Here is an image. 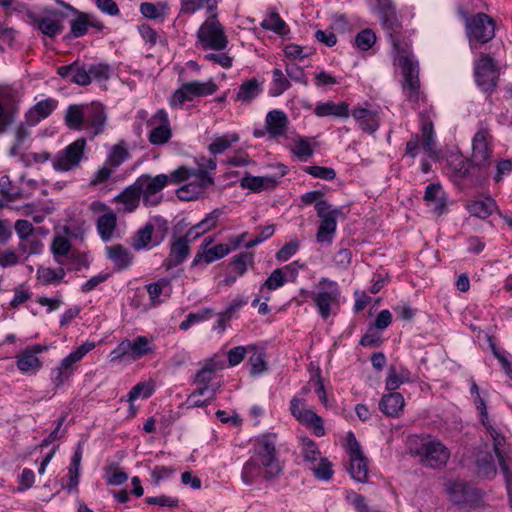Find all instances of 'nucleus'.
<instances>
[{"label":"nucleus","instance_id":"1","mask_svg":"<svg viewBox=\"0 0 512 512\" xmlns=\"http://www.w3.org/2000/svg\"><path fill=\"white\" fill-rule=\"evenodd\" d=\"M493 137L490 129L480 123L472 139V155L470 164L477 167V182L481 184L488 179V168L491 165L492 149L489 147Z\"/></svg>","mask_w":512,"mask_h":512},{"label":"nucleus","instance_id":"2","mask_svg":"<svg viewBox=\"0 0 512 512\" xmlns=\"http://www.w3.org/2000/svg\"><path fill=\"white\" fill-rule=\"evenodd\" d=\"M276 437L274 433H267L260 435L255 441L254 454L261 461L263 478L266 480L278 477L283 470L277 457Z\"/></svg>","mask_w":512,"mask_h":512},{"label":"nucleus","instance_id":"3","mask_svg":"<svg viewBox=\"0 0 512 512\" xmlns=\"http://www.w3.org/2000/svg\"><path fill=\"white\" fill-rule=\"evenodd\" d=\"M465 32L470 48L477 50L495 37V21L483 12L470 17L466 16Z\"/></svg>","mask_w":512,"mask_h":512},{"label":"nucleus","instance_id":"4","mask_svg":"<svg viewBox=\"0 0 512 512\" xmlns=\"http://www.w3.org/2000/svg\"><path fill=\"white\" fill-rule=\"evenodd\" d=\"M399 54L396 63L401 68L403 81L402 89L408 101L418 103L420 99L419 66L413 61L408 50L397 52Z\"/></svg>","mask_w":512,"mask_h":512},{"label":"nucleus","instance_id":"5","mask_svg":"<svg viewBox=\"0 0 512 512\" xmlns=\"http://www.w3.org/2000/svg\"><path fill=\"white\" fill-rule=\"evenodd\" d=\"M499 76L495 59L488 54L480 53L479 59L474 63V78L479 89L491 95L496 90Z\"/></svg>","mask_w":512,"mask_h":512},{"label":"nucleus","instance_id":"6","mask_svg":"<svg viewBox=\"0 0 512 512\" xmlns=\"http://www.w3.org/2000/svg\"><path fill=\"white\" fill-rule=\"evenodd\" d=\"M27 16L30 20V24L45 37L55 38L64 30L63 22L66 18V14L60 10H47L43 15L29 12Z\"/></svg>","mask_w":512,"mask_h":512},{"label":"nucleus","instance_id":"7","mask_svg":"<svg viewBox=\"0 0 512 512\" xmlns=\"http://www.w3.org/2000/svg\"><path fill=\"white\" fill-rule=\"evenodd\" d=\"M451 502L467 510L475 509L482 500L481 491L473 484L455 481L447 488Z\"/></svg>","mask_w":512,"mask_h":512},{"label":"nucleus","instance_id":"8","mask_svg":"<svg viewBox=\"0 0 512 512\" xmlns=\"http://www.w3.org/2000/svg\"><path fill=\"white\" fill-rule=\"evenodd\" d=\"M218 90V86L212 81H190L183 83L172 95L171 106H182L186 101H192L195 97L209 96Z\"/></svg>","mask_w":512,"mask_h":512},{"label":"nucleus","instance_id":"9","mask_svg":"<svg viewBox=\"0 0 512 512\" xmlns=\"http://www.w3.org/2000/svg\"><path fill=\"white\" fill-rule=\"evenodd\" d=\"M86 140L78 138L65 149L58 152L53 160V168L58 172H67L77 168L84 156Z\"/></svg>","mask_w":512,"mask_h":512},{"label":"nucleus","instance_id":"10","mask_svg":"<svg viewBox=\"0 0 512 512\" xmlns=\"http://www.w3.org/2000/svg\"><path fill=\"white\" fill-rule=\"evenodd\" d=\"M86 140L78 138L65 149L58 152L53 160V168L58 172H67L77 168L84 156Z\"/></svg>","mask_w":512,"mask_h":512},{"label":"nucleus","instance_id":"11","mask_svg":"<svg viewBox=\"0 0 512 512\" xmlns=\"http://www.w3.org/2000/svg\"><path fill=\"white\" fill-rule=\"evenodd\" d=\"M319 291L314 295V303L320 316L326 320L331 315V306L339 303L340 289L337 282L322 278L318 284Z\"/></svg>","mask_w":512,"mask_h":512},{"label":"nucleus","instance_id":"12","mask_svg":"<svg viewBox=\"0 0 512 512\" xmlns=\"http://www.w3.org/2000/svg\"><path fill=\"white\" fill-rule=\"evenodd\" d=\"M416 453L420 457L421 464L432 469L445 466L450 458L449 449L436 440L423 443Z\"/></svg>","mask_w":512,"mask_h":512},{"label":"nucleus","instance_id":"13","mask_svg":"<svg viewBox=\"0 0 512 512\" xmlns=\"http://www.w3.org/2000/svg\"><path fill=\"white\" fill-rule=\"evenodd\" d=\"M383 28L389 35L396 52H406L408 44L401 41L402 24L393 5L378 10Z\"/></svg>","mask_w":512,"mask_h":512},{"label":"nucleus","instance_id":"14","mask_svg":"<svg viewBox=\"0 0 512 512\" xmlns=\"http://www.w3.org/2000/svg\"><path fill=\"white\" fill-rule=\"evenodd\" d=\"M197 37L205 49L223 50L228 45L224 29L218 21L202 24L197 32Z\"/></svg>","mask_w":512,"mask_h":512},{"label":"nucleus","instance_id":"15","mask_svg":"<svg viewBox=\"0 0 512 512\" xmlns=\"http://www.w3.org/2000/svg\"><path fill=\"white\" fill-rule=\"evenodd\" d=\"M107 119L106 108L102 103L94 101L90 104H85V124L83 129L86 130L90 138H95L104 132Z\"/></svg>","mask_w":512,"mask_h":512},{"label":"nucleus","instance_id":"16","mask_svg":"<svg viewBox=\"0 0 512 512\" xmlns=\"http://www.w3.org/2000/svg\"><path fill=\"white\" fill-rule=\"evenodd\" d=\"M314 208L317 216L321 219L316 233L317 242L331 243L337 228V220H335L334 217H330L329 214L326 213V210L331 208V204L328 201H318Z\"/></svg>","mask_w":512,"mask_h":512},{"label":"nucleus","instance_id":"17","mask_svg":"<svg viewBox=\"0 0 512 512\" xmlns=\"http://www.w3.org/2000/svg\"><path fill=\"white\" fill-rule=\"evenodd\" d=\"M151 351L152 348L149 345L148 338L146 336H137L132 341L125 339L120 342L116 349L113 350L112 354H115L114 358H123L128 356L133 360H137Z\"/></svg>","mask_w":512,"mask_h":512},{"label":"nucleus","instance_id":"18","mask_svg":"<svg viewBox=\"0 0 512 512\" xmlns=\"http://www.w3.org/2000/svg\"><path fill=\"white\" fill-rule=\"evenodd\" d=\"M145 179H149V175L140 176L132 185L114 198V201L124 204V213H131L139 206L140 197L144 191Z\"/></svg>","mask_w":512,"mask_h":512},{"label":"nucleus","instance_id":"19","mask_svg":"<svg viewBox=\"0 0 512 512\" xmlns=\"http://www.w3.org/2000/svg\"><path fill=\"white\" fill-rule=\"evenodd\" d=\"M190 241L185 237H175L170 244L168 257L163 261L166 270H170L182 264L190 254Z\"/></svg>","mask_w":512,"mask_h":512},{"label":"nucleus","instance_id":"20","mask_svg":"<svg viewBox=\"0 0 512 512\" xmlns=\"http://www.w3.org/2000/svg\"><path fill=\"white\" fill-rule=\"evenodd\" d=\"M404 406V397L398 392L385 394L379 401V410L388 417H398Z\"/></svg>","mask_w":512,"mask_h":512},{"label":"nucleus","instance_id":"21","mask_svg":"<svg viewBox=\"0 0 512 512\" xmlns=\"http://www.w3.org/2000/svg\"><path fill=\"white\" fill-rule=\"evenodd\" d=\"M448 167L451 171V176L458 180H463L470 175H475V169H477V167H473V165L470 164V158H465L461 154L451 156L448 160Z\"/></svg>","mask_w":512,"mask_h":512},{"label":"nucleus","instance_id":"22","mask_svg":"<svg viewBox=\"0 0 512 512\" xmlns=\"http://www.w3.org/2000/svg\"><path fill=\"white\" fill-rule=\"evenodd\" d=\"M287 125L288 118L283 111L272 110L268 112L266 116V128L273 138L284 135L287 131Z\"/></svg>","mask_w":512,"mask_h":512},{"label":"nucleus","instance_id":"23","mask_svg":"<svg viewBox=\"0 0 512 512\" xmlns=\"http://www.w3.org/2000/svg\"><path fill=\"white\" fill-rule=\"evenodd\" d=\"M57 101L54 99L48 98L42 100L34 105V107L29 110L26 115V121L29 125H36L42 119L47 118L56 108Z\"/></svg>","mask_w":512,"mask_h":512},{"label":"nucleus","instance_id":"24","mask_svg":"<svg viewBox=\"0 0 512 512\" xmlns=\"http://www.w3.org/2000/svg\"><path fill=\"white\" fill-rule=\"evenodd\" d=\"M107 257L113 261L118 271L127 269L133 261V254L123 245L115 244L106 247Z\"/></svg>","mask_w":512,"mask_h":512},{"label":"nucleus","instance_id":"25","mask_svg":"<svg viewBox=\"0 0 512 512\" xmlns=\"http://www.w3.org/2000/svg\"><path fill=\"white\" fill-rule=\"evenodd\" d=\"M466 208L472 216L481 219L488 218L495 210H498L497 203L491 196H487L483 200L469 201Z\"/></svg>","mask_w":512,"mask_h":512},{"label":"nucleus","instance_id":"26","mask_svg":"<svg viewBox=\"0 0 512 512\" xmlns=\"http://www.w3.org/2000/svg\"><path fill=\"white\" fill-rule=\"evenodd\" d=\"M225 363L222 360L209 358L205 361L203 367L197 371L194 377V383L197 385H209L216 371L222 370Z\"/></svg>","mask_w":512,"mask_h":512},{"label":"nucleus","instance_id":"27","mask_svg":"<svg viewBox=\"0 0 512 512\" xmlns=\"http://www.w3.org/2000/svg\"><path fill=\"white\" fill-rule=\"evenodd\" d=\"M278 181L269 176H251L247 175L240 180V186L243 189H249L252 192L258 193L266 189H273L277 186Z\"/></svg>","mask_w":512,"mask_h":512},{"label":"nucleus","instance_id":"28","mask_svg":"<svg viewBox=\"0 0 512 512\" xmlns=\"http://www.w3.org/2000/svg\"><path fill=\"white\" fill-rule=\"evenodd\" d=\"M352 116L357 120L359 126L362 131L372 134L374 133L378 127V117L376 113L366 109V108H356L352 111Z\"/></svg>","mask_w":512,"mask_h":512},{"label":"nucleus","instance_id":"29","mask_svg":"<svg viewBox=\"0 0 512 512\" xmlns=\"http://www.w3.org/2000/svg\"><path fill=\"white\" fill-rule=\"evenodd\" d=\"M315 114L319 117L332 115L339 118H347L349 116V105L346 102L334 103L332 101L319 103L315 107Z\"/></svg>","mask_w":512,"mask_h":512},{"label":"nucleus","instance_id":"30","mask_svg":"<svg viewBox=\"0 0 512 512\" xmlns=\"http://www.w3.org/2000/svg\"><path fill=\"white\" fill-rule=\"evenodd\" d=\"M262 92V87L256 78L245 80L238 89L234 101L250 103Z\"/></svg>","mask_w":512,"mask_h":512},{"label":"nucleus","instance_id":"31","mask_svg":"<svg viewBox=\"0 0 512 512\" xmlns=\"http://www.w3.org/2000/svg\"><path fill=\"white\" fill-rule=\"evenodd\" d=\"M64 120L69 129L82 130L85 124V105H69Z\"/></svg>","mask_w":512,"mask_h":512},{"label":"nucleus","instance_id":"32","mask_svg":"<svg viewBox=\"0 0 512 512\" xmlns=\"http://www.w3.org/2000/svg\"><path fill=\"white\" fill-rule=\"evenodd\" d=\"M82 456H83L82 443L79 442L78 446L72 456L70 466L68 468L69 483L67 485V490L69 492H71L73 489H76L79 484L80 466H81Z\"/></svg>","mask_w":512,"mask_h":512},{"label":"nucleus","instance_id":"33","mask_svg":"<svg viewBox=\"0 0 512 512\" xmlns=\"http://www.w3.org/2000/svg\"><path fill=\"white\" fill-rule=\"evenodd\" d=\"M297 421L303 425L313 428V432L317 437H322L325 435L323 419L313 410L303 409L301 413H298Z\"/></svg>","mask_w":512,"mask_h":512},{"label":"nucleus","instance_id":"34","mask_svg":"<svg viewBox=\"0 0 512 512\" xmlns=\"http://www.w3.org/2000/svg\"><path fill=\"white\" fill-rule=\"evenodd\" d=\"M16 365L22 373H33L35 374L42 368V362L37 356L28 350H24L17 355Z\"/></svg>","mask_w":512,"mask_h":512},{"label":"nucleus","instance_id":"35","mask_svg":"<svg viewBox=\"0 0 512 512\" xmlns=\"http://www.w3.org/2000/svg\"><path fill=\"white\" fill-rule=\"evenodd\" d=\"M117 225L116 214L109 210L105 214L101 215L97 220V231L104 241H108L112 238L113 232Z\"/></svg>","mask_w":512,"mask_h":512},{"label":"nucleus","instance_id":"36","mask_svg":"<svg viewBox=\"0 0 512 512\" xmlns=\"http://www.w3.org/2000/svg\"><path fill=\"white\" fill-rule=\"evenodd\" d=\"M348 471L354 480L361 483L368 482V459L365 457V455L351 458L350 467L348 468Z\"/></svg>","mask_w":512,"mask_h":512},{"label":"nucleus","instance_id":"37","mask_svg":"<svg viewBox=\"0 0 512 512\" xmlns=\"http://www.w3.org/2000/svg\"><path fill=\"white\" fill-rule=\"evenodd\" d=\"M154 225L150 222L146 223L144 225V227H142L141 229H139L135 235L133 236V238L131 239V246L135 249V250H141V249H144L146 247H148V245L153 242L154 243V238H153V233H154Z\"/></svg>","mask_w":512,"mask_h":512},{"label":"nucleus","instance_id":"38","mask_svg":"<svg viewBox=\"0 0 512 512\" xmlns=\"http://www.w3.org/2000/svg\"><path fill=\"white\" fill-rule=\"evenodd\" d=\"M18 110L16 103H3L0 101V135L5 133L15 122Z\"/></svg>","mask_w":512,"mask_h":512},{"label":"nucleus","instance_id":"39","mask_svg":"<svg viewBox=\"0 0 512 512\" xmlns=\"http://www.w3.org/2000/svg\"><path fill=\"white\" fill-rule=\"evenodd\" d=\"M262 473L264 474V469L258 459L251 457L242 468L241 479L244 484L252 485Z\"/></svg>","mask_w":512,"mask_h":512},{"label":"nucleus","instance_id":"40","mask_svg":"<svg viewBox=\"0 0 512 512\" xmlns=\"http://www.w3.org/2000/svg\"><path fill=\"white\" fill-rule=\"evenodd\" d=\"M71 249V243L68 238L58 235L54 237L51 245V252L53 253L54 260L63 265L64 261L61 259L63 256H67Z\"/></svg>","mask_w":512,"mask_h":512},{"label":"nucleus","instance_id":"41","mask_svg":"<svg viewBox=\"0 0 512 512\" xmlns=\"http://www.w3.org/2000/svg\"><path fill=\"white\" fill-rule=\"evenodd\" d=\"M65 274V270L62 267L57 269L50 267H39L37 271L38 279L43 285H50L55 282H61Z\"/></svg>","mask_w":512,"mask_h":512},{"label":"nucleus","instance_id":"42","mask_svg":"<svg viewBox=\"0 0 512 512\" xmlns=\"http://www.w3.org/2000/svg\"><path fill=\"white\" fill-rule=\"evenodd\" d=\"M74 370L75 367L63 358L60 365L52 372V381L55 387L60 388L71 377Z\"/></svg>","mask_w":512,"mask_h":512},{"label":"nucleus","instance_id":"43","mask_svg":"<svg viewBox=\"0 0 512 512\" xmlns=\"http://www.w3.org/2000/svg\"><path fill=\"white\" fill-rule=\"evenodd\" d=\"M71 9L77 14V18L71 21L70 34L74 38H80L87 33V28L89 27V15L73 8Z\"/></svg>","mask_w":512,"mask_h":512},{"label":"nucleus","instance_id":"44","mask_svg":"<svg viewBox=\"0 0 512 512\" xmlns=\"http://www.w3.org/2000/svg\"><path fill=\"white\" fill-rule=\"evenodd\" d=\"M169 182V177L166 174H158L154 178L149 176V179L144 180V191L147 195H154L160 192Z\"/></svg>","mask_w":512,"mask_h":512},{"label":"nucleus","instance_id":"45","mask_svg":"<svg viewBox=\"0 0 512 512\" xmlns=\"http://www.w3.org/2000/svg\"><path fill=\"white\" fill-rule=\"evenodd\" d=\"M205 160V157H201L197 160L198 169L194 168V177H196L197 181L194 182L195 185L199 186V190L202 192L208 188L209 186L214 184L213 177L209 174L207 170L204 169V164L202 161Z\"/></svg>","mask_w":512,"mask_h":512},{"label":"nucleus","instance_id":"46","mask_svg":"<svg viewBox=\"0 0 512 512\" xmlns=\"http://www.w3.org/2000/svg\"><path fill=\"white\" fill-rule=\"evenodd\" d=\"M476 466L478 469V474L485 478H492L497 473L493 457L490 454H485L481 457H478L476 460Z\"/></svg>","mask_w":512,"mask_h":512},{"label":"nucleus","instance_id":"47","mask_svg":"<svg viewBox=\"0 0 512 512\" xmlns=\"http://www.w3.org/2000/svg\"><path fill=\"white\" fill-rule=\"evenodd\" d=\"M261 27L265 30H271L278 35H283L286 32L287 25L278 12L273 11L269 19H265L261 22Z\"/></svg>","mask_w":512,"mask_h":512},{"label":"nucleus","instance_id":"48","mask_svg":"<svg viewBox=\"0 0 512 512\" xmlns=\"http://www.w3.org/2000/svg\"><path fill=\"white\" fill-rule=\"evenodd\" d=\"M254 261V254L252 252H241L231 259L230 265L234 271L240 276L244 275L247 271V265L252 264Z\"/></svg>","mask_w":512,"mask_h":512},{"label":"nucleus","instance_id":"49","mask_svg":"<svg viewBox=\"0 0 512 512\" xmlns=\"http://www.w3.org/2000/svg\"><path fill=\"white\" fill-rule=\"evenodd\" d=\"M172 136L169 124H161L151 130L149 141L153 145H163L167 143Z\"/></svg>","mask_w":512,"mask_h":512},{"label":"nucleus","instance_id":"50","mask_svg":"<svg viewBox=\"0 0 512 512\" xmlns=\"http://www.w3.org/2000/svg\"><path fill=\"white\" fill-rule=\"evenodd\" d=\"M215 313L213 309L211 308H204L199 312L196 313H189L184 321L180 323V330H187L189 329L194 323H198L204 320L209 319L211 316H213Z\"/></svg>","mask_w":512,"mask_h":512},{"label":"nucleus","instance_id":"51","mask_svg":"<svg viewBox=\"0 0 512 512\" xmlns=\"http://www.w3.org/2000/svg\"><path fill=\"white\" fill-rule=\"evenodd\" d=\"M376 42V34L372 29L366 28L355 36V45L362 51L369 50Z\"/></svg>","mask_w":512,"mask_h":512},{"label":"nucleus","instance_id":"52","mask_svg":"<svg viewBox=\"0 0 512 512\" xmlns=\"http://www.w3.org/2000/svg\"><path fill=\"white\" fill-rule=\"evenodd\" d=\"M302 444V455L305 461L315 462L320 455L317 444L307 436L300 438Z\"/></svg>","mask_w":512,"mask_h":512},{"label":"nucleus","instance_id":"53","mask_svg":"<svg viewBox=\"0 0 512 512\" xmlns=\"http://www.w3.org/2000/svg\"><path fill=\"white\" fill-rule=\"evenodd\" d=\"M272 77H273V82L275 85V87L271 90L272 96H279L284 91H286L287 89L290 88L291 84H290L289 80L285 77V75L281 69H278V68L274 69Z\"/></svg>","mask_w":512,"mask_h":512},{"label":"nucleus","instance_id":"54","mask_svg":"<svg viewBox=\"0 0 512 512\" xmlns=\"http://www.w3.org/2000/svg\"><path fill=\"white\" fill-rule=\"evenodd\" d=\"M303 170L304 172L315 178H320L328 181L334 180L336 177V171L334 170V168L331 167L312 165L304 167Z\"/></svg>","mask_w":512,"mask_h":512},{"label":"nucleus","instance_id":"55","mask_svg":"<svg viewBox=\"0 0 512 512\" xmlns=\"http://www.w3.org/2000/svg\"><path fill=\"white\" fill-rule=\"evenodd\" d=\"M315 478L329 481L334 474L332 463L327 458H320L318 465L312 468Z\"/></svg>","mask_w":512,"mask_h":512},{"label":"nucleus","instance_id":"56","mask_svg":"<svg viewBox=\"0 0 512 512\" xmlns=\"http://www.w3.org/2000/svg\"><path fill=\"white\" fill-rule=\"evenodd\" d=\"M230 247L228 244H218L212 248L205 250L204 262L210 264L216 260L222 259L230 253Z\"/></svg>","mask_w":512,"mask_h":512},{"label":"nucleus","instance_id":"57","mask_svg":"<svg viewBox=\"0 0 512 512\" xmlns=\"http://www.w3.org/2000/svg\"><path fill=\"white\" fill-rule=\"evenodd\" d=\"M237 135H232L231 139H228L226 136L217 137L214 141L209 145L208 150L212 155H218L227 150L233 142L238 141Z\"/></svg>","mask_w":512,"mask_h":512},{"label":"nucleus","instance_id":"58","mask_svg":"<svg viewBox=\"0 0 512 512\" xmlns=\"http://www.w3.org/2000/svg\"><path fill=\"white\" fill-rule=\"evenodd\" d=\"M201 193L202 191L199 190V186L195 185L193 182L185 184L176 190L177 198L182 201L195 200Z\"/></svg>","mask_w":512,"mask_h":512},{"label":"nucleus","instance_id":"59","mask_svg":"<svg viewBox=\"0 0 512 512\" xmlns=\"http://www.w3.org/2000/svg\"><path fill=\"white\" fill-rule=\"evenodd\" d=\"M153 392L154 388L151 385L145 382H139L134 387L131 388L127 395V400L129 402H133L140 396H143V398H149L153 394Z\"/></svg>","mask_w":512,"mask_h":512},{"label":"nucleus","instance_id":"60","mask_svg":"<svg viewBox=\"0 0 512 512\" xmlns=\"http://www.w3.org/2000/svg\"><path fill=\"white\" fill-rule=\"evenodd\" d=\"M285 282L286 278L283 269L277 268L269 275L262 285V288L266 287L268 290H276L279 287H282Z\"/></svg>","mask_w":512,"mask_h":512},{"label":"nucleus","instance_id":"61","mask_svg":"<svg viewBox=\"0 0 512 512\" xmlns=\"http://www.w3.org/2000/svg\"><path fill=\"white\" fill-rule=\"evenodd\" d=\"M72 83H75L79 86H87L91 83V77L89 74V69L84 65H81L77 61V67L73 71L72 77L70 79Z\"/></svg>","mask_w":512,"mask_h":512},{"label":"nucleus","instance_id":"62","mask_svg":"<svg viewBox=\"0 0 512 512\" xmlns=\"http://www.w3.org/2000/svg\"><path fill=\"white\" fill-rule=\"evenodd\" d=\"M91 79L98 81L108 80L110 77V66L105 63L92 64L88 67Z\"/></svg>","mask_w":512,"mask_h":512},{"label":"nucleus","instance_id":"63","mask_svg":"<svg viewBox=\"0 0 512 512\" xmlns=\"http://www.w3.org/2000/svg\"><path fill=\"white\" fill-rule=\"evenodd\" d=\"M43 249V244L41 240L34 238V239H28L22 240L19 243V250H21L23 253H26L28 256L35 255L41 253Z\"/></svg>","mask_w":512,"mask_h":512},{"label":"nucleus","instance_id":"64","mask_svg":"<svg viewBox=\"0 0 512 512\" xmlns=\"http://www.w3.org/2000/svg\"><path fill=\"white\" fill-rule=\"evenodd\" d=\"M128 156V150L124 146L116 144L113 146L112 152L109 156V163L112 167H118L128 158Z\"/></svg>","mask_w":512,"mask_h":512}]
</instances>
